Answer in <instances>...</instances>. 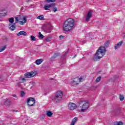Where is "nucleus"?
I'll use <instances>...</instances> for the list:
<instances>
[{
    "mask_svg": "<svg viewBox=\"0 0 125 125\" xmlns=\"http://www.w3.org/2000/svg\"><path fill=\"white\" fill-rule=\"evenodd\" d=\"M109 44H110V42L106 41L104 44V46H100L99 47L95 55V57L93 59L94 61H98V60L101 59L105 55L106 53L105 47H108Z\"/></svg>",
    "mask_w": 125,
    "mask_h": 125,
    "instance_id": "obj_1",
    "label": "nucleus"
},
{
    "mask_svg": "<svg viewBox=\"0 0 125 125\" xmlns=\"http://www.w3.org/2000/svg\"><path fill=\"white\" fill-rule=\"evenodd\" d=\"M75 26V21L71 18L67 19L64 22L63 24V30L65 32L71 31Z\"/></svg>",
    "mask_w": 125,
    "mask_h": 125,
    "instance_id": "obj_2",
    "label": "nucleus"
},
{
    "mask_svg": "<svg viewBox=\"0 0 125 125\" xmlns=\"http://www.w3.org/2000/svg\"><path fill=\"white\" fill-rule=\"evenodd\" d=\"M63 92L62 91H58L53 97V100L55 103H59L63 99Z\"/></svg>",
    "mask_w": 125,
    "mask_h": 125,
    "instance_id": "obj_3",
    "label": "nucleus"
},
{
    "mask_svg": "<svg viewBox=\"0 0 125 125\" xmlns=\"http://www.w3.org/2000/svg\"><path fill=\"white\" fill-rule=\"evenodd\" d=\"M89 106V104L87 101H82L79 102V106L81 109H80L81 112H84L87 110Z\"/></svg>",
    "mask_w": 125,
    "mask_h": 125,
    "instance_id": "obj_4",
    "label": "nucleus"
},
{
    "mask_svg": "<svg viewBox=\"0 0 125 125\" xmlns=\"http://www.w3.org/2000/svg\"><path fill=\"white\" fill-rule=\"evenodd\" d=\"M15 18V22L14 23V25H15L18 22H19L20 25H24V23L27 22V19L25 17H16Z\"/></svg>",
    "mask_w": 125,
    "mask_h": 125,
    "instance_id": "obj_5",
    "label": "nucleus"
},
{
    "mask_svg": "<svg viewBox=\"0 0 125 125\" xmlns=\"http://www.w3.org/2000/svg\"><path fill=\"white\" fill-rule=\"evenodd\" d=\"M42 29L44 33H51V30H52L51 24H49L43 26L42 27Z\"/></svg>",
    "mask_w": 125,
    "mask_h": 125,
    "instance_id": "obj_6",
    "label": "nucleus"
},
{
    "mask_svg": "<svg viewBox=\"0 0 125 125\" xmlns=\"http://www.w3.org/2000/svg\"><path fill=\"white\" fill-rule=\"evenodd\" d=\"M27 103L28 106L32 107V106H34L35 103H36V100L34 98H29L27 99Z\"/></svg>",
    "mask_w": 125,
    "mask_h": 125,
    "instance_id": "obj_7",
    "label": "nucleus"
},
{
    "mask_svg": "<svg viewBox=\"0 0 125 125\" xmlns=\"http://www.w3.org/2000/svg\"><path fill=\"white\" fill-rule=\"evenodd\" d=\"M68 109L73 111V110H75V109H77L78 106L77 104H75L74 103H69L68 104Z\"/></svg>",
    "mask_w": 125,
    "mask_h": 125,
    "instance_id": "obj_8",
    "label": "nucleus"
},
{
    "mask_svg": "<svg viewBox=\"0 0 125 125\" xmlns=\"http://www.w3.org/2000/svg\"><path fill=\"white\" fill-rule=\"evenodd\" d=\"M35 72L32 71L30 72H27L25 74V78H33V77H35Z\"/></svg>",
    "mask_w": 125,
    "mask_h": 125,
    "instance_id": "obj_9",
    "label": "nucleus"
},
{
    "mask_svg": "<svg viewBox=\"0 0 125 125\" xmlns=\"http://www.w3.org/2000/svg\"><path fill=\"white\" fill-rule=\"evenodd\" d=\"M79 77H76V78L73 79L71 82V85L74 86V85H77V84H79Z\"/></svg>",
    "mask_w": 125,
    "mask_h": 125,
    "instance_id": "obj_10",
    "label": "nucleus"
},
{
    "mask_svg": "<svg viewBox=\"0 0 125 125\" xmlns=\"http://www.w3.org/2000/svg\"><path fill=\"white\" fill-rule=\"evenodd\" d=\"M53 6H54V3H50L49 5H44V9L45 10H50V8Z\"/></svg>",
    "mask_w": 125,
    "mask_h": 125,
    "instance_id": "obj_11",
    "label": "nucleus"
},
{
    "mask_svg": "<svg viewBox=\"0 0 125 125\" xmlns=\"http://www.w3.org/2000/svg\"><path fill=\"white\" fill-rule=\"evenodd\" d=\"M124 43V42L121 41L119 42L118 43L116 44L114 46V49L115 50H117L118 48H120L121 46H122V44Z\"/></svg>",
    "mask_w": 125,
    "mask_h": 125,
    "instance_id": "obj_12",
    "label": "nucleus"
},
{
    "mask_svg": "<svg viewBox=\"0 0 125 125\" xmlns=\"http://www.w3.org/2000/svg\"><path fill=\"white\" fill-rule=\"evenodd\" d=\"M92 15L91 14V12L89 11L87 14V16L85 17V21H86V22H88V21L90 20Z\"/></svg>",
    "mask_w": 125,
    "mask_h": 125,
    "instance_id": "obj_13",
    "label": "nucleus"
},
{
    "mask_svg": "<svg viewBox=\"0 0 125 125\" xmlns=\"http://www.w3.org/2000/svg\"><path fill=\"white\" fill-rule=\"evenodd\" d=\"M4 104L5 106L6 107L10 106L11 105V102L10 101V100L9 99H7L4 102Z\"/></svg>",
    "mask_w": 125,
    "mask_h": 125,
    "instance_id": "obj_14",
    "label": "nucleus"
},
{
    "mask_svg": "<svg viewBox=\"0 0 125 125\" xmlns=\"http://www.w3.org/2000/svg\"><path fill=\"white\" fill-rule=\"evenodd\" d=\"M14 23H13V24L10 23L9 24V28L10 29V30H11V31H14V30H15V29H16V26H14Z\"/></svg>",
    "mask_w": 125,
    "mask_h": 125,
    "instance_id": "obj_15",
    "label": "nucleus"
},
{
    "mask_svg": "<svg viewBox=\"0 0 125 125\" xmlns=\"http://www.w3.org/2000/svg\"><path fill=\"white\" fill-rule=\"evenodd\" d=\"M43 62V60L42 59H39L35 61V64H36V65H41V64H42V62Z\"/></svg>",
    "mask_w": 125,
    "mask_h": 125,
    "instance_id": "obj_16",
    "label": "nucleus"
},
{
    "mask_svg": "<svg viewBox=\"0 0 125 125\" xmlns=\"http://www.w3.org/2000/svg\"><path fill=\"white\" fill-rule=\"evenodd\" d=\"M17 36H27V33L24 31H21L17 34Z\"/></svg>",
    "mask_w": 125,
    "mask_h": 125,
    "instance_id": "obj_17",
    "label": "nucleus"
},
{
    "mask_svg": "<svg viewBox=\"0 0 125 125\" xmlns=\"http://www.w3.org/2000/svg\"><path fill=\"white\" fill-rule=\"evenodd\" d=\"M78 121V118L77 117H75L71 122V124L70 125H75V124L77 123Z\"/></svg>",
    "mask_w": 125,
    "mask_h": 125,
    "instance_id": "obj_18",
    "label": "nucleus"
},
{
    "mask_svg": "<svg viewBox=\"0 0 125 125\" xmlns=\"http://www.w3.org/2000/svg\"><path fill=\"white\" fill-rule=\"evenodd\" d=\"M56 4L54 3V5L53 7H51V8H52L53 11L54 12H56V11L58 10L57 9V7H56Z\"/></svg>",
    "mask_w": 125,
    "mask_h": 125,
    "instance_id": "obj_19",
    "label": "nucleus"
},
{
    "mask_svg": "<svg viewBox=\"0 0 125 125\" xmlns=\"http://www.w3.org/2000/svg\"><path fill=\"white\" fill-rule=\"evenodd\" d=\"M58 56H60V53H55L54 56L51 57L52 60H53V59H55L56 57H58Z\"/></svg>",
    "mask_w": 125,
    "mask_h": 125,
    "instance_id": "obj_20",
    "label": "nucleus"
},
{
    "mask_svg": "<svg viewBox=\"0 0 125 125\" xmlns=\"http://www.w3.org/2000/svg\"><path fill=\"white\" fill-rule=\"evenodd\" d=\"M37 19H39V20H45L44 17H43V15H41L37 18Z\"/></svg>",
    "mask_w": 125,
    "mask_h": 125,
    "instance_id": "obj_21",
    "label": "nucleus"
},
{
    "mask_svg": "<svg viewBox=\"0 0 125 125\" xmlns=\"http://www.w3.org/2000/svg\"><path fill=\"white\" fill-rule=\"evenodd\" d=\"M46 115L47 117H51V116L53 115V113H52V112H51L50 111H47Z\"/></svg>",
    "mask_w": 125,
    "mask_h": 125,
    "instance_id": "obj_22",
    "label": "nucleus"
},
{
    "mask_svg": "<svg viewBox=\"0 0 125 125\" xmlns=\"http://www.w3.org/2000/svg\"><path fill=\"white\" fill-rule=\"evenodd\" d=\"M6 15V13L2 12L1 13H0V18H1V17H3Z\"/></svg>",
    "mask_w": 125,
    "mask_h": 125,
    "instance_id": "obj_23",
    "label": "nucleus"
},
{
    "mask_svg": "<svg viewBox=\"0 0 125 125\" xmlns=\"http://www.w3.org/2000/svg\"><path fill=\"white\" fill-rule=\"evenodd\" d=\"M9 22L11 23L10 24H13L14 22V19L13 18H11L9 19Z\"/></svg>",
    "mask_w": 125,
    "mask_h": 125,
    "instance_id": "obj_24",
    "label": "nucleus"
},
{
    "mask_svg": "<svg viewBox=\"0 0 125 125\" xmlns=\"http://www.w3.org/2000/svg\"><path fill=\"white\" fill-rule=\"evenodd\" d=\"M124 123L123 122H117L114 125H123Z\"/></svg>",
    "mask_w": 125,
    "mask_h": 125,
    "instance_id": "obj_25",
    "label": "nucleus"
},
{
    "mask_svg": "<svg viewBox=\"0 0 125 125\" xmlns=\"http://www.w3.org/2000/svg\"><path fill=\"white\" fill-rule=\"evenodd\" d=\"M45 1L48 3H50V2H55V1H56V0H46Z\"/></svg>",
    "mask_w": 125,
    "mask_h": 125,
    "instance_id": "obj_26",
    "label": "nucleus"
},
{
    "mask_svg": "<svg viewBox=\"0 0 125 125\" xmlns=\"http://www.w3.org/2000/svg\"><path fill=\"white\" fill-rule=\"evenodd\" d=\"M20 81L21 83H25V82H26V79H25V78L21 77L20 78Z\"/></svg>",
    "mask_w": 125,
    "mask_h": 125,
    "instance_id": "obj_27",
    "label": "nucleus"
},
{
    "mask_svg": "<svg viewBox=\"0 0 125 125\" xmlns=\"http://www.w3.org/2000/svg\"><path fill=\"white\" fill-rule=\"evenodd\" d=\"M6 48V45L3 46L2 48H0V52H2V51H3Z\"/></svg>",
    "mask_w": 125,
    "mask_h": 125,
    "instance_id": "obj_28",
    "label": "nucleus"
},
{
    "mask_svg": "<svg viewBox=\"0 0 125 125\" xmlns=\"http://www.w3.org/2000/svg\"><path fill=\"white\" fill-rule=\"evenodd\" d=\"M119 98H120V101H123L124 99H125V97H124V96L122 95H120Z\"/></svg>",
    "mask_w": 125,
    "mask_h": 125,
    "instance_id": "obj_29",
    "label": "nucleus"
},
{
    "mask_svg": "<svg viewBox=\"0 0 125 125\" xmlns=\"http://www.w3.org/2000/svg\"><path fill=\"white\" fill-rule=\"evenodd\" d=\"M30 38L31 39V41H33L34 42H36V41H37V40L36 39V37H35V36H31Z\"/></svg>",
    "mask_w": 125,
    "mask_h": 125,
    "instance_id": "obj_30",
    "label": "nucleus"
},
{
    "mask_svg": "<svg viewBox=\"0 0 125 125\" xmlns=\"http://www.w3.org/2000/svg\"><path fill=\"white\" fill-rule=\"evenodd\" d=\"M101 80V76H99L98 77L96 80V82L97 83H99V82H100V80Z\"/></svg>",
    "mask_w": 125,
    "mask_h": 125,
    "instance_id": "obj_31",
    "label": "nucleus"
},
{
    "mask_svg": "<svg viewBox=\"0 0 125 125\" xmlns=\"http://www.w3.org/2000/svg\"><path fill=\"white\" fill-rule=\"evenodd\" d=\"M39 37L40 39H43V36L42 35V34L41 32H39Z\"/></svg>",
    "mask_w": 125,
    "mask_h": 125,
    "instance_id": "obj_32",
    "label": "nucleus"
},
{
    "mask_svg": "<svg viewBox=\"0 0 125 125\" xmlns=\"http://www.w3.org/2000/svg\"><path fill=\"white\" fill-rule=\"evenodd\" d=\"M79 82L80 83H82V82H83V77H81L80 78H79Z\"/></svg>",
    "mask_w": 125,
    "mask_h": 125,
    "instance_id": "obj_33",
    "label": "nucleus"
},
{
    "mask_svg": "<svg viewBox=\"0 0 125 125\" xmlns=\"http://www.w3.org/2000/svg\"><path fill=\"white\" fill-rule=\"evenodd\" d=\"M24 95H25V92L21 91V97H24Z\"/></svg>",
    "mask_w": 125,
    "mask_h": 125,
    "instance_id": "obj_34",
    "label": "nucleus"
},
{
    "mask_svg": "<svg viewBox=\"0 0 125 125\" xmlns=\"http://www.w3.org/2000/svg\"><path fill=\"white\" fill-rule=\"evenodd\" d=\"M51 37H47L46 39H45V40L46 42H50L51 41Z\"/></svg>",
    "mask_w": 125,
    "mask_h": 125,
    "instance_id": "obj_35",
    "label": "nucleus"
},
{
    "mask_svg": "<svg viewBox=\"0 0 125 125\" xmlns=\"http://www.w3.org/2000/svg\"><path fill=\"white\" fill-rule=\"evenodd\" d=\"M68 54V51L66 52L62 56V58H65V56Z\"/></svg>",
    "mask_w": 125,
    "mask_h": 125,
    "instance_id": "obj_36",
    "label": "nucleus"
},
{
    "mask_svg": "<svg viewBox=\"0 0 125 125\" xmlns=\"http://www.w3.org/2000/svg\"><path fill=\"white\" fill-rule=\"evenodd\" d=\"M21 86V82H20L17 83L16 86Z\"/></svg>",
    "mask_w": 125,
    "mask_h": 125,
    "instance_id": "obj_37",
    "label": "nucleus"
},
{
    "mask_svg": "<svg viewBox=\"0 0 125 125\" xmlns=\"http://www.w3.org/2000/svg\"><path fill=\"white\" fill-rule=\"evenodd\" d=\"M63 38H65V36L60 35V37H59V38L60 39V40H62V39H63Z\"/></svg>",
    "mask_w": 125,
    "mask_h": 125,
    "instance_id": "obj_38",
    "label": "nucleus"
},
{
    "mask_svg": "<svg viewBox=\"0 0 125 125\" xmlns=\"http://www.w3.org/2000/svg\"><path fill=\"white\" fill-rule=\"evenodd\" d=\"M13 97H17L16 95H13Z\"/></svg>",
    "mask_w": 125,
    "mask_h": 125,
    "instance_id": "obj_39",
    "label": "nucleus"
},
{
    "mask_svg": "<svg viewBox=\"0 0 125 125\" xmlns=\"http://www.w3.org/2000/svg\"><path fill=\"white\" fill-rule=\"evenodd\" d=\"M42 119H44V116H42Z\"/></svg>",
    "mask_w": 125,
    "mask_h": 125,
    "instance_id": "obj_40",
    "label": "nucleus"
},
{
    "mask_svg": "<svg viewBox=\"0 0 125 125\" xmlns=\"http://www.w3.org/2000/svg\"><path fill=\"white\" fill-rule=\"evenodd\" d=\"M83 43H85V42H83Z\"/></svg>",
    "mask_w": 125,
    "mask_h": 125,
    "instance_id": "obj_41",
    "label": "nucleus"
},
{
    "mask_svg": "<svg viewBox=\"0 0 125 125\" xmlns=\"http://www.w3.org/2000/svg\"><path fill=\"white\" fill-rule=\"evenodd\" d=\"M15 112H18V110H16V111H15Z\"/></svg>",
    "mask_w": 125,
    "mask_h": 125,
    "instance_id": "obj_42",
    "label": "nucleus"
}]
</instances>
